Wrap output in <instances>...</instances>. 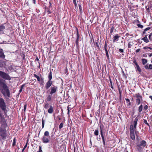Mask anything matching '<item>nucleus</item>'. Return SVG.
<instances>
[{"instance_id":"f257e3e1","label":"nucleus","mask_w":152,"mask_h":152,"mask_svg":"<svg viewBox=\"0 0 152 152\" xmlns=\"http://www.w3.org/2000/svg\"><path fill=\"white\" fill-rule=\"evenodd\" d=\"M0 86L2 87L1 91L4 96L6 98L9 97L10 96L9 90L2 79L0 80Z\"/></svg>"},{"instance_id":"f03ea898","label":"nucleus","mask_w":152,"mask_h":152,"mask_svg":"<svg viewBox=\"0 0 152 152\" xmlns=\"http://www.w3.org/2000/svg\"><path fill=\"white\" fill-rule=\"evenodd\" d=\"M146 145L147 143L145 141L142 140L137 142L136 146L137 148L138 151H141L146 146Z\"/></svg>"},{"instance_id":"7ed1b4c3","label":"nucleus","mask_w":152,"mask_h":152,"mask_svg":"<svg viewBox=\"0 0 152 152\" xmlns=\"http://www.w3.org/2000/svg\"><path fill=\"white\" fill-rule=\"evenodd\" d=\"M0 107L5 113L6 110V106L4 99L1 98H0Z\"/></svg>"},{"instance_id":"20e7f679","label":"nucleus","mask_w":152,"mask_h":152,"mask_svg":"<svg viewBox=\"0 0 152 152\" xmlns=\"http://www.w3.org/2000/svg\"><path fill=\"white\" fill-rule=\"evenodd\" d=\"M130 133V137L133 140H134L135 139V136L134 132L135 131L134 129L133 125L132 124L130 126L129 128Z\"/></svg>"},{"instance_id":"39448f33","label":"nucleus","mask_w":152,"mask_h":152,"mask_svg":"<svg viewBox=\"0 0 152 152\" xmlns=\"http://www.w3.org/2000/svg\"><path fill=\"white\" fill-rule=\"evenodd\" d=\"M0 76L3 79L6 80H10V77L7 73L3 72L0 71Z\"/></svg>"},{"instance_id":"423d86ee","label":"nucleus","mask_w":152,"mask_h":152,"mask_svg":"<svg viewBox=\"0 0 152 152\" xmlns=\"http://www.w3.org/2000/svg\"><path fill=\"white\" fill-rule=\"evenodd\" d=\"M50 139V137L43 136L42 138V141L44 143H48L49 142Z\"/></svg>"},{"instance_id":"0eeeda50","label":"nucleus","mask_w":152,"mask_h":152,"mask_svg":"<svg viewBox=\"0 0 152 152\" xmlns=\"http://www.w3.org/2000/svg\"><path fill=\"white\" fill-rule=\"evenodd\" d=\"M138 120V118L137 117H136L134 119L133 125V126L134 129V130L135 132H136V131L137 125V122Z\"/></svg>"},{"instance_id":"6e6552de","label":"nucleus","mask_w":152,"mask_h":152,"mask_svg":"<svg viewBox=\"0 0 152 152\" xmlns=\"http://www.w3.org/2000/svg\"><path fill=\"white\" fill-rule=\"evenodd\" d=\"M51 91L50 92V94H53L55 93L57 89V86H54L53 87H51Z\"/></svg>"},{"instance_id":"1a4fd4ad","label":"nucleus","mask_w":152,"mask_h":152,"mask_svg":"<svg viewBox=\"0 0 152 152\" xmlns=\"http://www.w3.org/2000/svg\"><path fill=\"white\" fill-rule=\"evenodd\" d=\"M53 82L51 80H48L46 83L45 87L46 89H48L51 86Z\"/></svg>"},{"instance_id":"9d476101","label":"nucleus","mask_w":152,"mask_h":152,"mask_svg":"<svg viewBox=\"0 0 152 152\" xmlns=\"http://www.w3.org/2000/svg\"><path fill=\"white\" fill-rule=\"evenodd\" d=\"M34 77L37 78V81L39 82H41L42 83L44 82V78L43 77L40 78V77L36 74H34Z\"/></svg>"},{"instance_id":"9b49d317","label":"nucleus","mask_w":152,"mask_h":152,"mask_svg":"<svg viewBox=\"0 0 152 152\" xmlns=\"http://www.w3.org/2000/svg\"><path fill=\"white\" fill-rule=\"evenodd\" d=\"M53 107L52 105L49 106V108L48 110V112L50 114H51L53 113Z\"/></svg>"},{"instance_id":"f8f14e48","label":"nucleus","mask_w":152,"mask_h":152,"mask_svg":"<svg viewBox=\"0 0 152 152\" xmlns=\"http://www.w3.org/2000/svg\"><path fill=\"white\" fill-rule=\"evenodd\" d=\"M100 132H101V137H102V139L103 142V144L104 145H105V139H104V136L103 135V133H102V130H101Z\"/></svg>"},{"instance_id":"ddd939ff","label":"nucleus","mask_w":152,"mask_h":152,"mask_svg":"<svg viewBox=\"0 0 152 152\" xmlns=\"http://www.w3.org/2000/svg\"><path fill=\"white\" fill-rule=\"evenodd\" d=\"M135 67L136 69V71L137 72H138L140 73L141 72V69L140 68L139 65H137L136 66H135Z\"/></svg>"},{"instance_id":"4468645a","label":"nucleus","mask_w":152,"mask_h":152,"mask_svg":"<svg viewBox=\"0 0 152 152\" xmlns=\"http://www.w3.org/2000/svg\"><path fill=\"white\" fill-rule=\"evenodd\" d=\"M120 37L118 35H115L113 37V42H115L116 41L118 40V38Z\"/></svg>"},{"instance_id":"2eb2a0df","label":"nucleus","mask_w":152,"mask_h":152,"mask_svg":"<svg viewBox=\"0 0 152 152\" xmlns=\"http://www.w3.org/2000/svg\"><path fill=\"white\" fill-rule=\"evenodd\" d=\"M5 56L4 54V53L2 51H0V57L2 58H5Z\"/></svg>"},{"instance_id":"dca6fc26","label":"nucleus","mask_w":152,"mask_h":152,"mask_svg":"<svg viewBox=\"0 0 152 152\" xmlns=\"http://www.w3.org/2000/svg\"><path fill=\"white\" fill-rule=\"evenodd\" d=\"M142 39L144 41V42L146 43H148L149 42V40L146 36L144 37Z\"/></svg>"},{"instance_id":"f3484780","label":"nucleus","mask_w":152,"mask_h":152,"mask_svg":"<svg viewBox=\"0 0 152 152\" xmlns=\"http://www.w3.org/2000/svg\"><path fill=\"white\" fill-rule=\"evenodd\" d=\"M142 105L141 104L138 108V111L140 113L142 110Z\"/></svg>"},{"instance_id":"a211bd4d","label":"nucleus","mask_w":152,"mask_h":152,"mask_svg":"<svg viewBox=\"0 0 152 152\" xmlns=\"http://www.w3.org/2000/svg\"><path fill=\"white\" fill-rule=\"evenodd\" d=\"M141 100V99L140 98H137L136 99V102L138 105H139L140 104Z\"/></svg>"},{"instance_id":"6ab92c4d","label":"nucleus","mask_w":152,"mask_h":152,"mask_svg":"<svg viewBox=\"0 0 152 152\" xmlns=\"http://www.w3.org/2000/svg\"><path fill=\"white\" fill-rule=\"evenodd\" d=\"M52 73L51 72H50L49 74L48 75V79H49V80H51V79H52Z\"/></svg>"},{"instance_id":"aec40b11","label":"nucleus","mask_w":152,"mask_h":152,"mask_svg":"<svg viewBox=\"0 0 152 152\" xmlns=\"http://www.w3.org/2000/svg\"><path fill=\"white\" fill-rule=\"evenodd\" d=\"M147 60L145 59H142V63L143 65L146 64L147 62Z\"/></svg>"},{"instance_id":"412c9836","label":"nucleus","mask_w":152,"mask_h":152,"mask_svg":"<svg viewBox=\"0 0 152 152\" xmlns=\"http://www.w3.org/2000/svg\"><path fill=\"white\" fill-rule=\"evenodd\" d=\"M44 136L50 137L49 136V133L48 131H46L45 132Z\"/></svg>"},{"instance_id":"4be33fe9","label":"nucleus","mask_w":152,"mask_h":152,"mask_svg":"<svg viewBox=\"0 0 152 152\" xmlns=\"http://www.w3.org/2000/svg\"><path fill=\"white\" fill-rule=\"evenodd\" d=\"M73 3L75 5V9H76L77 8V6L76 3V1L73 0Z\"/></svg>"},{"instance_id":"5701e85b","label":"nucleus","mask_w":152,"mask_h":152,"mask_svg":"<svg viewBox=\"0 0 152 152\" xmlns=\"http://www.w3.org/2000/svg\"><path fill=\"white\" fill-rule=\"evenodd\" d=\"M5 28L4 26H0V32L2 31Z\"/></svg>"},{"instance_id":"b1692460","label":"nucleus","mask_w":152,"mask_h":152,"mask_svg":"<svg viewBox=\"0 0 152 152\" xmlns=\"http://www.w3.org/2000/svg\"><path fill=\"white\" fill-rule=\"evenodd\" d=\"M51 100V96L50 95L48 96L47 99V101H50Z\"/></svg>"},{"instance_id":"393cba45","label":"nucleus","mask_w":152,"mask_h":152,"mask_svg":"<svg viewBox=\"0 0 152 152\" xmlns=\"http://www.w3.org/2000/svg\"><path fill=\"white\" fill-rule=\"evenodd\" d=\"M94 134L96 136L98 135L99 134L98 131V130H96L94 131Z\"/></svg>"},{"instance_id":"a878e982","label":"nucleus","mask_w":152,"mask_h":152,"mask_svg":"<svg viewBox=\"0 0 152 152\" xmlns=\"http://www.w3.org/2000/svg\"><path fill=\"white\" fill-rule=\"evenodd\" d=\"M63 126V124L62 123H61L59 126V129H61Z\"/></svg>"},{"instance_id":"bb28decb","label":"nucleus","mask_w":152,"mask_h":152,"mask_svg":"<svg viewBox=\"0 0 152 152\" xmlns=\"http://www.w3.org/2000/svg\"><path fill=\"white\" fill-rule=\"evenodd\" d=\"M37 152H43L42 149V147L40 146H39V150Z\"/></svg>"},{"instance_id":"cd10ccee","label":"nucleus","mask_w":152,"mask_h":152,"mask_svg":"<svg viewBox=\"0 0 152 152\" xmlns=\"http://www.w3.org/2000/svg\"><path fill=\"white\" fill-rule=\"evenodd\" d=\"M49 107V104L48 103L46 104L45 106H44V108H45L46 109H47Z\"/></svg>"},{"instance_id":"c85d7f7f","label":"nucleus","mask_w":152,"mask_h":152,"mask_svg":"<svg viewBox=\"0 0 152 152\" xmlns=\"http://www.w3.org/2000/svg\"><path fill=\"white\" fill-rule=\"evenodd\" d=\"M42 128H43L44 126V124H45V122L44 121L43 119V118H42Z\"/></svg>"},{"instance_id":"c756f323","label":"nucleus","mask_w":152,"mask_h":152,"mask_svg":"<svg viewBox=\"0 0 152 152\" xmlns=\"http://www.w3.org/2000/svg\"><path fill=\"white\" fill-rule=\"evenodd\" d=\"M79 10H80V12L81 13L82 12V7L81 6V5L80 4H79Z\"/></svg>"},{"instance_id":"7c9ffc66","label":"nucleus","mask_w":152,"mask_h":152,"mask_svg":"<svg viewBox=\"0 0 152 152\" xmlns=\"http://www.w3.org/2000/svg\"><path fill=\"white\" fill-rule=\"evenodd\" d=\"M144 122L145 124H147L148 126H149V124L148 123L147 121L145 119L144 120Z\"/></svg>"},{"instance_id":"2f4dec72","label":"nucleus","mask_w":152,"mask_h":152,"mask_svg":"<svg viewBox=\"0 0 152 152\" xmlns=\"http://www.w3.org/2000/svg\"><path fill=\"white\" fill-rule=\"evenodd\" d=\"M136 97L137 98H140L141 99H142V97L140 95H137L136 96Z\"/></svg>"},{"instance_id":"473e14b6","label":"nucleus","mask_w":152,"mask_h":152,"mask_svg":"<svg viewBox=\"0 0 152 152\" xmlns=\"http://www.w3.org/2000/svg\"><path fill=\"white\" fill-rule=\"evenodd\" d=\"M133 63H134V64L135 65V66H136L137 65H138V64H137V61H136V60H134L133 61Z\"/></svg>"},{"instance_id":"72a5a7b5","label":"nucleus","mask_w":152,"mask_h":152,"mask_svg":"<svg viewBox=\"0 0 152 152\" xmlns=\"http://www.w3.org/2000/svg\"><path fill=\"white\" fill-rule=\"evenodd\" d=\"M16 141H15V139L14 138L13 140V145H15V144Z\"/></svg>"},{"instance_id":"f704fd0d","label":"nucleus","mask_w":152,"mask_h":152,"mask_svg":"<svg viewBox=\"0 0 152 152\" xmlns=\"http://www.w3.org/2000/svg\"><path fill=\"white\" fill-rule=\"evenodd\" d=\"M148 107L147 105H145L144 107V110H146L148 109Z\"/></svg>"},{"instance_id":"c9c22d12","label":"nucleus","mask_w":152,"mask_h":152,"mask_svg":"<svg viewBox=\"0 0 152 152\" xmlns=\"http://www.w3.org/2000/svg\"><path fill=\"white\" fill-rule=\"evenodd\" d=\"M138 27L140 28H142L143 27V26L141 24H138Z\"/></svg>"},{"instance_id":"e433bc0d","label":"nucleus","mask_w":152,"mask_h":152,"mask_svg":"<svg viewBox=\"0 0 152 152\" xmlns=\"http://www.w3.org/2000/svg\"><path fill=\"white\" fill-rule=\"evenodd\" d=\"M149 69H152V65L150 64L149 66Z\"/></svg>"},{"instance_id":"4c0bfd02","label":"nucleus","mask_w":152,"mask_h":152,"mask_svg":"<svg viewBox=\"0 0 152 152\" xmlns=\"http://www.w3.org/2000/svg\"><path fill=\"white\" fill-rule=\"evenodd\" d=\"M23 85H22V86H21L20 89L19 90V92H21L22 91V89H23Z\"/></svg>"},{"instance_id":"58836bf2","label":"nucleus","mask_w":152,"mask_h":152,"mask_svg":"<svg viewBox=\"0 0 152 152\" xmlns=\"http://www.w3.org/2000/svg\"><path fill=\"white\" fill-rule=\"evenodd\" d=\"M119 51L121 53H123L124 52V50L123 49H120L119 50Z\"/></svg>"},{"instance_id":"ea45409f","label":"nucleus","mask_w":152,"mask_h":152,"mask_svg":"<svg viewBox=\"0 0 152 152\" xmlns=\"http://www.w3.org/2000/svg\"><path fill=\"white\" fill-rule=\"evenodd\" d=\"M144 49H147V48H149V49H152V48L150 47H144Z\"/></svg>"},{"instance_id":"a19ab883","label":"nucleus","mask_w":152,"mask_h":152,"mask_svg":"<svg viewBox=\"0 0 152 152\" xmlns=\"http://www.w3.org/2000/svg\"><path fill=\"white\" fill-rule=\"evenodd\" d=\"M125 100H126V101L127 102H130V100L129 99H125Z\"/></svg>"},{"instance_id":"79ce46f5","label":"nucleus","mask_w":152,"mask_h":152,"mask_svg":"<svg viewBox=\"0 0 152 152\" xmlns=\"http://www.w3.org/2000/svg\"><path fill=\"white\" fill-rule=\"evenodd\" d=\"M145 68L146 69H149V66H148L147 65L145 66Z\"/></svg>"},{"instance_id":"37998d69","label":"nucleus","mask_w":152,"mask_h":152,"mask_svg":"<svg viewBox=\"0 0 152 152\" xmlns=\"http://www.w3.org/2000/svg\"><path fill=\"white\" fill-rule=\"evenodd\" d=\"M26 104H25L24 106V111L26 110Z\"/></svg>"},{"instance_id":"c03bdc74","label":"nucleus","mask_w":152,"mask_h":152,"mask_svg":"<svg viewBox=\"0 0 152 152\" xmlns=\"http://www.w3.org/2000/svg\"><path fill=\"white\" fill-rule=\"evenodd\" d=\"M113 31V28H111V29L110 32V33H112Z\"/></svg>"},{"instance_id":"a18cd8bd","label":"nucleus","mask_w":152,"mask_h":152,"mask_svg":"<svg viewBox=\"0 0 152 152\" xmlns=\"http://www.w3.org/2000/svg\"><path fill=\"white\" fill-rule=\"evenodd\" d=\"M106 56H107V57L108 58H109V55H108V53H106Z\"/></svg>"},{"instance_id":"49530a36","label":"nucleus","mask_w":152,"mask_h":152,"mask_svg":"<svg viewBox=\"0 0 152 152\" xmlns=\"http://www.w3.org/2000/svg\"><path fill=\"white\" fill-rule=\"evenodd\" d=\"M95 45H96V46L99 48V46L98 45V43L97 42H96V43H95Z\"/></svg>"},{"instance_id":"de8ad7c7","label":"nucleus","mask_w":152,"mask_h":152,"mask_svg":"<svg viewBox=\"0 0 152 152\" xmlns=\"http://www.w3.org/2000/svg\"><path fill=\"white\" fill-rule=\"evenodd\" d=\"M107 44H106L105 45H104V50L106 49H107Z\"/></svg>"},{"instance_id":"09e8293b","label":"nucleus","mask_w":152,"mask_h":152,"mask_svg":"<svg viewBox=\"0 0 152 152\" xmlns=\"http://www.w3.org/2000/svg\"><path fill=\"white\" fill-rule=\"evenodd\" d=\"M140 51V49H137L136 51V53H138V52L139 51Z\"/></svg>"},{"instance_id":"8fccbe9b","label":"nucleus","mask_w":152,"mask_h":152,"mask_svg":"<svg viewBox=\"0 0 152 152\" xmlns=\"http://www.w3.org/2000/svg\"><path fill=\"white\" fill-rule=\"evenodd\" d=\"M146 10L148 12H149L150 11L149 8V7L148 8H146Z\"/></svg>"},{"instance_id":"3c124183","label":"nucleus","mask_w":152,"mask_h":152,"mask_svg":"<svg viewBox=\"0 0 152 152\" xmlns=\"http://www.w3.org/2000/svg\"><path fill=\"white\" fill-rule=\"evenodd\" d=\"M152 56V53H150V54L149 55V56L150 57H151Z\"/></svg>"},{"instance_id":"603ef678","label":"nucleus","mask_w":152,"mask_h":152,"mask_svg":"<svg viewBox=\"0 0 152 152\" xmlns=\"http://www.w3.org/2000/svg\"><path fill=\"white\" fill-rule=\"evenodd\" d=\"M26 147H27V145L26 144L25 145V146L24 147V148H23L24 149H25Z\"/></svg>"},{"instance_id":"864d4df0","label":"nucleus","mask_w":152,"mask_h":152,"mask_svg":"<svg viewBox=\"0 0 152 152\" xmlns=\"http://www.w3.org/2000/svg\"><path fill=\"white\" fill-rule=\"evenodd\" d=\"M149 98L151 99V101H152V96H149Z\"/></svg>"},{"instance_id":"5fc2aeb1","label":"nucleus","mask_w":152,"mask_h":152,"mask_svg":"<svg viewBox=\"0 0 152 152\" xmlns=\"http://www.w3.org/2000/svg\"><path fill=\"white\" fill-rule=\"evenodd\" d=\"M105 50L106 52V53H108V52L107 51V49H105Z\"/></svg>"},{"instance_id":"6e6d98bb","label":"nucleus","mask_w":152,"mask_h":152,"mask_svg":"<svg viewBox=\"0 0 152 152\" xmlns=\"http://www.w3.org/2000/svg\"><path fill=\"white\" fill-rule=\"evenodd\" d=\"M67 110H68V111L69 112V107H67Z\"/></svg>"},{"instance_id":"4d7b16f0","label":"nucleus","mask_w":152,"mask_h":152,"mask_svg":"<svg viewBox=\"0 0 152 152\" xmlns=\"http://www.w3.org/2000/svg\"><path fill=\"white\" fill-rule=\"evenodd\" d=\"M149 29V28H146L145 29V31H147V30H148V29Z\"/></svg>"},{"instance_id":"13d9d810","label":"nucleus","mask_w":152,"mask_h":152,"mask_svg":"<svg viewBox=\"0 0 152 152\" xmlns=\"http://www.w3.org/2000/svg\"><path fill=\"white\" fill-rule=\"evenodd\" d=\"M151 34H150V35H149L148 37H149V39H150V38H151Z\"/></svg>"},{"instance_id":"bf43d9fd","label":"nucleus","mask_w":152,"mask_h":152,"mask_svg":"<svg viewBox=\"0 0 152 152\" xmlns=\"http://www.w3.org/2000/svg\"><path fill=\"white\" fill-rule=\"evenodd\" d=\"M128 105H131V103H130V102H128Z\"/></svg>"},{"instance_id":"052dcab7","label":"nucleus","mask_w":152,"mask_h":152,"mask_svg":"<svg viewBox=\"0 0 152 152\" xmlns=\"http://www.w3.org/2000/svg\"><path fill=\"white\" fill-rule=\"evenodd\" d=\"M33 1L34 4L35 3V0H33Z\"/></svg>"},{"instance_id":"680f3d73","label":"nucleus","mask_w":152,"mask_h":152,"mask_svg":"<svg viewBox=\"0 0 152 152\" xmlns=\"http://www.w3.org/2000/svg\"><path fill=\"white\" fill-rule=\"evenodd\" d=\"M25 149H24V148H23V149L22 150V151H24V150Z\"/></svg>"},{"instance_id":"e2e57ef3","label":"nucleus","mask_w":152,"mask_h":152,"mask_svg":"<svg viewBox=\"0 0 152 152\" xmlns=\"http://www.w3.org/2000/svg\"><path fill=\"white\" fill-rule=\"evenodd\" d=\"M140 1H144V0H140Z\"/></svg>"},{"instance_id":"0e129e2a","label":"nucleus","mask_w":152,"mask_h":152,"mask_svg":"<svg viewBox=\"0 0 152 152\" xmlns=\"http://www.w3.org/2000/svg\"><path fill=\"white\" fill-rule=\"evenodd\" d=\"M69 111H68V114H69Z\"/></svg>"},{"instance_id":"69168bd1","label":"nucleus","mask_w":152,"mask_h":152,"mask_svg":"<svg viewBox=\"0 0 152 152\" xmlns=\"http://www.w3.org/2000/svg\"><path fill=\"white\" fill-rule=\"evenodd\" d=\"M151 63H152V60L151 61Z\"/></svg>"},{"instance_id":"338daca9","label":"nucleus","mask_w":152,"mask_h":152,"mask_svg":"<svg viewBox=\"0 0 152 152\" xmlns=\"http://www.w3.org/2000/svg\"><path fill=\"white\" fill-rule=\"evenodd\" d=\"M1 79L0 78V80H1Z\"/></svg>"}]
</instances>
